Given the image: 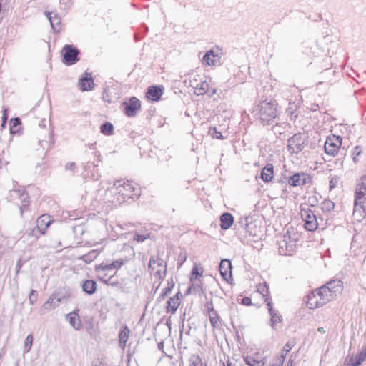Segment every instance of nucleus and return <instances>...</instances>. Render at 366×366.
<instances>
[{
	"label": "nucleus",
	"instance_id": "obj_57",
	"mask_svg": "<svg viewBox=\"0 0 366 366\" xmlns=\"http://www.w3.org/2000/svg\"><path fill=\"white\" fill-rule=\"evenodd\" d=\"M307 202H308L309 205L310 207H316V205L317 204L318 199L316 196L313 195V196H310L308 197Z\"/></svg>",
	"mask_w": 366,
	"mask_h": 366
},
{
	"label": "nucleus",
	"instance_id": "obj_6",
	"mask_svg": "<svg viewBox=\"0 0 366 366\" xmlns=\"http://www.w3.org/2000/svg\"><path fill=\"white\" fill-rule=\"evenodd\" d=\"M80 50L73 44H65L61 51V61L66 66H72L79 60Z\"/></svg>",
	"mask_w": 366,
	"mask_h": 366
},
{
	"label": "nucleus",
	"instance_id": "obj_36",
	"mask_svg": "<svg viewBox=\"0 0 366 366\" xmlns=\"http://www.w3.org/2000/svg\"><path fill=\"white\" fill-rule=\"evenodd\" d=\"M99 255V252L96 249H92L87 254L82 255L80 259L83 260L86 263H91L94 261Z\"/></svg>",
	"mask_w": 366,
	"mask_h": 366
},
{
	"label": "nucleus",
	"instance_id": "obj_9",
	"mask_svg": "<svg viewBox=\"0 0 366 366\" xmlns=\"http://www.w3.org/2000/svg\"><path fill=\"white\" fill-rule=\"evenodd\" d=\"M312 177L303 172L294 173L287 179V183L291 187L304 186L307 184H312Z\"/></svg>",
	"mask_w": 366,
	"mask_h": 366
},
{
	"label": "nucleus",
	"instance_id": "obj_15",
	"mask_svg": "<svg viewBox=\"0 0 366 366\" xmlns=\"http://www.w3.org/2000/svg\"><path fill=\"white\" fill-rule=\"evenodd\" d=\"M79 85L82 92H89L94 89V82L91 73L84 72L79 79Z\"/></svg>",
	"mask_w": 366,
	"mask_h": 366
},
{
	"label": "nucleus",
	"instance_id": "obj_48",
	"mask_svg": "<svg viewBox=\"0 0 366 366\" xmlns=\"http://www.w3.org/2000/svg\"><path fill=\"white\" fill-rule=\"evenodd\" d=\"M73 232L75 236H79L80 237H81V236L84 234L85 227L84 225L75 226L73 228Z\"/></svg>",
	"mask_w": 366,
	"mask_h": 366
},
{
	"label": "nucleus",
	"instance_id": "obj_37",
	"mask_svg": "<svg viewBox=\"0 0 366 366\" xmlns=\"http://www.w3.org/2000/svg\"><path fill=\"white\" fill-rule=\"evenodd\" d=\"M197 95H203L209 92V86L207 81H202L195 87Z\"/></svg>",
	"mask_w": 366,
	"mask_h": 366
},
{
	"label": "nucleus",
	"instance_id": "obj_42",
	"mask_svg": "<svg viewBox=\"0 0 366 366\" xmlns=\"http://www.w3.org/2000/svg\"><path fill=\"white\" fill-rule=\"evenodd\" d=\"M335 207V203L330 199H325L322 203V210L324 212H330Z\"/></svg>",
	"mask_w": 366,
	"mask_h": 366
},
{
	"label": "nucleus",
	"instance_id": "obj_45",
	"mask_svg": "<svg viewBox=\"0 0 366 366\" xmlns=\"http://www.w3.org/2000/svg\"><path fill=\"white\" fill-rule=\"evenodd\" d=\"M191 366H202V360L199 355H193L189 359ZM204 366H207L206 365Z\"/></svg>",
	"mask_w": 366,
	"mask_h": 366
},
{
	"label": "nucleus",
	"instance_id": "obj_17",
	"mask_svg": "<svg viewBox=\"0 0 366 366\" xmlns=\"http://www.w3.org/2000/svg\"><path fill=\"white\" fill-rule=\"evenodd\" d=\"M324 286L330 289V294L335 297L342 291L343 282L339 280H330L327 284L324 285Z\"/></svg>",
	"mask_w": 366,
	"mask_h": 366
},
{
	"label": "nucleus",
	"instance_id": "obj_21",
	"mask_svg": "<svg viewBox=\"0 0 366 366\" xmlns=\"http://www.w3.org/2000/svg\"><path fill=\"white\" fill-rule=\"evenodd\" d=\"M220 227L223 230L229 229L234 223V217L231 213L224 212L219 217Z\"/></svg>",
	"mask_w": 366,
	"mask_h": 366
},
{
	"label": "nucleus",
	"instance_id": "obj_61",
	"mask_svg": "<svg viewBox=\"0 0 366 366\" xmlns=\"http://www.w3.org/2000/svg\"><path fill=\"white\" fill-rule=\"evenodd\" d=\"M362 147L357 145L352 149V155H355V156L359 157L362 154Z\"/></svg>",
	"mask_w": 366,
	"mask_h": 366
},
{
	"label": "nucleus",
	"instance_id": "obj_49",
	"mask_svg": "<svg viewBox=\"0 0 366 366\" xmlns=\"http://www.w3.org/2000/svg\"><path fill=\"white\" fill-rule=\"evenodd\" d=\"M38 298V292L35 290H31L30 291L29 297V301L30 305H34Z\"/></svg>",
	"mask_w": 366,
	"mask_h": 366
},
{
	"label": "nucleus",
	"instance_id": "obj_27",
	"mask_svg": "<svg viewBox=\"0 0 366 366\" xmlns=\"http://www.w3.org/2000/svg\"><path fill=\"white\" fill-rule=\"evenodd\" d=\"M243 360L246 365L249 366H264L266 364V358L262 360H257L253 356L247 355L243 357Z\"/></svg>",
	"mask_w": 366,
	"mask_h": 366
},
{
	"label": "nucleus",
	"instance_id": "obj_44",
	"mask_svg": "<svg viewBox=\"0 0 366 366\" xmlns=\"http://www.w3.org/2000/svg\"><path fill=\"white\" fill-rule=\"evenodd\" d=\"M209 134L214 139H224V137L222 134L220 132H219L215 127H211L209 129L208 132Z\"/></svg>",
	"mask_w": 366,
	"mask_h": 366
},
{
	"label": "nucleus",
	"instance_id": "obj_14",
	"mask_svg": "<svg viewBox=\"0 0 366 366\" xmlns=\"http://www.w3.org/2000/svg\"><path fill=\"white\" fill-rule=\"evenodd\" d=\"M62 299L63 297H58L57 293H52L47 301L41 307V311L46 312L57 307L61 302Z\"/></svg>",
	"mask_w": 366,
	"mask_h": 366
},
{
	"label": "nucleus",
	"instance_id": "obj_3",
	"mask_svg": "<svg viewBox=\"0 0 366 366\" xmlns=\"http://www.w3.org/2000/svg\"><path fill=\"white\" fill-rule=\"evenodd\" d=\"M342 144V137L340 135L332 134L327 137L324 145L325 152L327 154L333 157L340 156L336 160V164H339L341 167L343 165V159L346 156L345 148H341Z\"/></svg>",
	"mask_w": 366,
	"mask_h": 366
},
{
	"label": "nucleus",
	"instance_id": "obj_53",
	"mask_svg": "<svg viewBox=\"0 0 366 366\" xmlns=\"http://www.w3.org/2000/svg\"><path fill=\"white\" fill-rule=\"evenodd\" d=\"M7 120H8V109H4L3 110V114H2V117H1V127L2 128H5L6 125L7 124Z\"/></svg>",
	"mask_w": 366,
	"mask_h": 366
},
{
	"label": "nucleus",
	"instance_id": "obj_10",
	"mask_svg": "<svg viewBox=\"0 0 366 366\" xmlns=\"http://www.w3.org/2000/svg\"><path fill=\"white\" fill-rule=\"evenodd\" d=\"M219 270L222 279L227 283L232 285L234 280L232 278V265L231 261L228 259H222L219 264Z\"/></svg>",
	"mask_w": 366,
	"mask_h": 366
},
{
	"label": "nucleus",
	"instance_id": "obj_5",
	"mask_svg": "<svg viewBox=\"0 0 366 366\" xmlns=\"http://www.w3.org/2000/svg\"><path fill=\"white\" fill-rule=\"evenodd\" d=\"M360 214V217H366V189L365 184H358L355 190L353 215Z\"/></svg>",
	"mask_w": 366,
	"mask_h": 366
},
{
	"label": "nucleus",
	"instance_id": "obj_63",
	"mask_svg": "<svg viewBox=\"0 0 366 366\" xmlns=\"http://www.w3.org/2000/svg\"><path fill=\"white\" fill-rule=\"evenodd\" d=\"M231 324L232 325V327H233V330H234V334H235L236 340H237V342H240L241 337H240V335H239V332L237 327L234 325V324L232 322H231Z\"/></svg>",
	"mask_w": 366,
	"mask_h": 366
},
{
	"label": "nucleus",
	"instance_id": "obj_39",
	"mask_svg": "<svg viewBox=\"0 0 366 366\" xmlns=\"http://www.w3.org/2000/svg\"><path fill=\"white\" fill-rule=\"evenodd\" d=\"M257 291L262 295L263 297H268L269 296V285L267 282H264L263 284H259L257 285Z\"/></svg>",
	"mask_w": 366,
	"mask_h": 366
},
{
	"label": "nucleus",
	"instance_id": "obj_28",
	"mask_svg": "<svg viewBox=\"0 0 366 366\" xmlns=\"http://www.w3.org/2000/svg\"><path fill=\"white\" fill-rule=\"evenodd\" d=\"M61 19L58 14H54L52 17L49 18V22L52 29L56 33H59L61 31Z\"/></svg>",
	"mask_w": 366,
	"mask_h": 366
},
{
	"label": "nucleus",
	"instance_id": "obj_24",
	"mask_svg": "<svg viewBox=\"0 0 366 366\" xmlns=\"http://www.w3.org/2000/svg\"><path fill=\"white\" fill-rule=\"evenodd\" d=\"M307 306L310 309H315L321 306V302L319 301L318 296L315 294V291H312L307 296Z\"/></svg>",
	"mask_w": 366,
	"mask_h": 366
},
{
	"label": "nucleus",
	"instance_id": "obj_11",
	"mask_svg": "<svg viewBox=\"0 0 366 366\" xmlns=\"http://www.w3.org/2000/svg\"><path fill=\"white\" fill-rule=\"evenodd\" d=\"M222 52H215L214 49L207 51L202 58V63L207 66H220Z\"/></svg>",
	"mask_w": 366,
	"mask_h": 366
},
{
	"label": "nucleus",
	"instance_id": "obj_29",
	"mask_svg": "<svg viewBox=\"0 0 366 366\" xmlns=\"http://www.w3.org/2000/svg\"><path fill=\"white\" fill-rule=\"evenodd\" d=\"M180 302L172 297L167 301L166 312L174 314L180 305Z\"/></svg>",
	"mask_w": 366,
	"mask_h": 366
},
{
	"label": "nucleus",
	"instance_id": "obj_35",
	"mask_svg": "<svg viewBox=\"0 0 366 366\" xmlns=\"http://www.w3.org/2000/svg\"><path fill=\"white\" fill-rule=\"evenodd\" d=\"M204 269L201 267L198 268V267L195 264L191 272L189 281L190 282H193L194 281L199 279V277H202L203 274Z\"/></svg>",
	"mask_w": 366,
	"mask_h": 366
},
{
	"label": "nucleus",
	"instance_id": "obj_16",
	"mask_svg": "<svg viewBox=\"0 0 366 366\" xmlns=\"http://www.w3.org/2000/svg\"><path fill=\"white\" fill-rule=\"evenodd\" d=\"M314 291L315 294L318 296L319 301L321 302V306L325 305L334 298L330 294V289L326 286L322 285Z\"/></svg>",
	"mask_w": 366,
	"mask_h": 366
},
{
	"label": "nucleus",
	"instance_id": "obj_34",
	"mask_svg": "<svg viewBox=\"0 0 366 366\" xmlns=\"http://www.w3.org/2000/svg\"><path fill=\"white\" fill-rule=\"evenodd\" d=\"M269 315L270 326L273 330H276V325L282 322V317L277 310L273 311V312L269 313Z\"/></svg>",
	"mask_w": 366,
	"mask_h": 366
},
{
	"label": "nucleus",
	"instance_id": "obj_51",
	"mask_svg": "<svg viewBox=\"0 0 366 366\" xmlns=\"http://www.w3.org/2000/svg\"><path fill=\"white\" fill-rule=\"evenodd\" d=\"M60 6L64 10H67L72 5V0H59Z\"/></svg>",
	"mask_w": 366,
	"mask_h": 366
},
{
	"label": "nucleus",
	"instance_id": "obj_8",
	"mask_svg": "<svg viewBox=\"0 0 366 366\" xmlns=\"http://www.w3.org/2000/svg\"><path fill=\"white\" fill-rule=\"evenodd\" d=\"M124 114L128 117H135L140 110L142 104L141 101L136 97L129 98L128 101L122 103L121 105Z\"/></svg>",
	"mask_w": 366,
	"mask_h": 366
},
{
	"label": "nucleus",
	"instance_id": "obj_23",
	"mask_svg": "<svg viewBox=\"0 0 366 366\" xmlns=\"http://www.w3.org/2000/svg\"><path fill=\"white\" fill-rule=\"evenodd\" d=\"M53 219L49 214H42L36 220V225L39 228H41L44 231H46V229L51 224Z\"/></svg>",
	"mask_w": 366,
	"mask_h": 366
},
{
	"label": "nucleus",
	"instance_id": "obj_31",
	"mask_svg": "<svg viewBox=\"0 0 366 366\" xmlns=\"http://www.w3.org/2000/svg\"><path fill=\"white\" fill-rule=\"evenodd\" d=\"M114 125L109 122H105L100 126V132L106 136H111L114 134Z\"/></svg>",
	"mask_w": 366,
	"mask_h": 366
},
{
	"label": "nucleus",
	"instance_id": "obj_46",
	"mask_svg": "<svg viewBox=\"0 0 366 366\" xmlns=\"http://www.w3.org/2000/svg\"><path fill=\"white\" fill-rule=\"evenodd\" d=\"M296 341L295 339L289 340L286 344L284 345L282 348V352L283 354L287 355V353L292 349V347L295 345Z\"/></svg>",
	"mask_w": 366,
	"mask_h": 366
},
{
	"label": "nucleus",
	"instance_id": "obj_52",
	"mask_svg": "<svg viewBox=\"0 0 366 366\" xmlns=\"http://www.w3.org/2000/svg\"><path fill=\"white\" fill-rule=\"evenodd\" d=\"M128 262L127 259H119L115 261H112V263L115 265L114 269H119L123 266L125 263Z\"/></svg>",
	"mask_w": 366,
	"mask_h": 366
},
{
	"label": "nucleus",
	"instance_id": "obj_58",
	"mask_svg": "<svg viewBox=\"0 0 366 366\" xmlns=\"http://www.w3.org/2000/svg\"><path fill=\"white\" fill-rule=\"evenodd\" d=\"M148 236L142 234H135L134 239L137 242H143L147 239Z\"/></svg>",
	"mask_w": 366,
	"mask_h": 366
},
{
	"label": "nucleus",
	"instance_id": "obj_19",
	"mask_svg": "<svg viewBox=\"0 0 366 366\" xmlns=\"http://www.w3.org/2000/svg\"><path fill=\"white\" fill-rule=\"evenodd\" d=\"M79 310H76L71 313L66 315V319L69 320L70 325L76 330H80L81 329V322L79 317Z\"/></svg>",
	"mask_w": 366,
	"mask_h": 366
},
{
	"label": "nucleus",
	"instance_id": "obj_12",
	"mask_svg": "<svg viewBox=\"0 0 366 366\" xmlns=\"http://www.w3.org/2000/svg\"><path fill=\"white\" fill-rule=\"evenodd\" d=\"M83 176L85 179H88L93 181H97L100 178V175L98 172L97 165L94 162L88 161L84 165Z\"/></svg>",
	"mask_w": 366,
	"mask_h": 366
},
{
	"label": "nucleus",
	"instance_id": "obj_7",
	"mask_svg": "<svg viewBox=\"0 0 366 366\" xmlns=\"http://www.w3.org/2000/svg\"><path fill=\"white\" fill-rule=\"evenodd\" d=\"M301 217L305 222V228L307 231L314 232L319 226L317 216L314 212L310 208L301 207Z\"/></svg>",
	"mask_w": 366,
	"mask_h": 366
},
{
	"label": "nucleus",
	"instance_id": "obj_56",
	"mask_svg": "<svg viewBox=\"0 0 366 366\" xmlns=\"http://www.w3.org/2000/svg\"><path fill=\"white\" fill-rule=\"evenodd\" d=\"M167 274V263L164 264V271L162 272L161 270H157L155 272V276L161 280H163Z\"/></svg>",
	"mask_w": 366,
	"mask_h": 366
},
{
	"label": "nucleus",
	"instance_id": "obj_4",
	"mask_svg": "<svg viewBox=\"0 0 366 366\" xmlns=\"http://www.w3.org/2000/svg\"><path fill=\"white\" fill-rule=\"evenodd\" d=\"M308 144V136L304 132H297L287 139V149L290 154L301 152Z\"/></svg>",
	"mask_w": 366,
	"mask_h": 366
},
{
	"label": "nucleus",
	"instance_id": "obj_50",
	"mask_svg": "<svg viewBox=\"0 0 366 366\" xmlns=\"http://www.w3.org/2000/svg\"><path fill=\"white\" fill-rule=\"evenodd\" d=\"M186 260L187 253L185 252H181L178 256V268H180Z\"/></svg>",
	"mask_w": 366,
	"mask_h": 366
},
{
	"label": "nucleus",
	"instance_id": "obj_33",
	"mask_svg": "<svg viewBox=\"0 0 366 366\" xmlns=\"http://www.w3.org/2000/svg\"><path fill=\"white\" fill-rule=\"evenodd\" d=\"M20 196L21 198V205L20 206V214L21 216H23L24 209H27L29 206V200L28 194L26 193L25 190H22L21 193H20Z\"/></svg>",
	"mask_w": 366,
	"mask_h": 366
},
{
	"label": "nucleus",
	"instance_id": "obj_64",
	"mask_svg": "<svg viewBox=\"0 0 366 366\" xmlns=\"http://www.w3.org/2000/svg\"><path fill=\"white\" fill-rule=\"evenodd\" d=\"M24 264V261L22 260V259H19L16 264V275H18L21 268L23 267Z\"/></svg>",
	"mask_w": 366,
	"mask_h": 366
},
{
	"label": "nucleus",
	"instance_id": "obj_40",
	"mask_svg": "<svg viewBox=\"0 0 366 366\" xmlns=\"http://www.w3.org/2000/svg\"><path fill=\"white\" fill-rule=\"evenodd\" d=\"M209 321L212 327L215 328L218 325V322L220 320V317L217 311L209 313Z\"/></svg>",
	"mask_w": 366,
	"mask_h": 366
},
{
	"label": "nucleus",
	"instance_id": "obj_54",
	"mask_svg": "<svg viewBox=\"0 0 366 366\" xmlns=\"http://www.w3.org/2000/svg\"><path fill=\"white\" fill-rule=\"evenodd\" d=\"M190 285L193 290L194 294H197L198 292H203V288L202 285L193 282Z\"/></svg>",
	"mask_w": 366,
	"mask_h": 366
},
{
	"label": "nucleus",
	"instance_id": "obj_25",
	"mask_svg": "<svg viewBox=\"0 0 366 366\" xmlns=\"http://www.w3.org/2000/svg\"><path fill=\"white\" fill-rule=\"evenodd\" d=\"M21 119L19 117H13L9 122V130L11 135L20 133Z\"/></svg>",
	"mask_w": 366,
	"mask_h": 366
},
{
	"label": "nucleus",
	"instance_id": "obj_1",
	"mask_svg": "<svg viewBox=\"0 0 366 366\" xmlns=\"http://www.w3.org/2000/svg\"><path fill=\"white\" fill-rule=\"evenodd\" d=\"M109 192L115 195L114 198L109 201L118 204H131L139 197V189L135 188L129 182L122 184L120 181H117L109 189Z\"/></svg>",
	"mask_w": 366,
	"mask_h": 366
},
{
	"label": "nucleus",
	"instance_id": "obj_38",
	"mask_svg": "<svg viewBox=\"0 0 366 366\" xmlns=\"http://www.w3.org/2000/svg\"><path fill=\"white\" fill-rule=\"evenodd\" d=\"M45 234L46 232L42 230L41 228H39L36 224L32 229H29V231L28 232V234L29 236L34 237L36 239L39 238L41 235H44Z\"/></svg>",
	"mask_w": 366,
	"mask_h": 366
},
{
	"label": "nucleus",
	"instance_id": "obj_60",
	"mask_svg": "<svg viewBox=\"0 0 366 366\" xmlns=\"http://www.w3.org/2000/svg\"><path fill=\"white\" fill-rule=\"evenodd\" d=\"M285 358H286V354L282 353L280 356H278L277 357V360H276L277 362L275 364L280 365V366H283Z\"/></svg>",
	"mask_w": 366,
	"mask_h": 366
},
{
	"label": "nucleus",
	"instance_id": "obj_47",
	"mask_svg": "<svg viewBox=\"0 0 366 366\" xmlns=\"http://www.w3.org/2000/svg\"><path fill=\"white\" fill-rule=\"evenodd\" d=\"M250 219L249 217H247L244 218H241L239 221V224L241 225L242 228L246 229L247 232H249L250 234H252V232L249 231V220Z\"/></svg>",
	"mask_w": 366,
	"mask_h": 366
},
{
	"label": "nucleus",
	"instance_id": "obj_20",
	"mask_svg": "<svg viewBox=\"0 0 366 366\" xmlns=\"http://www.w3.org/2000/svg\"><path fill=\"white\" fill-rule=\"evenodd\" d=\"M81 289L86 294L92 295L97 292V284L95 280H85L81 283Z\"/></svg>",
	"mask_w": 366,
	"mask_h": 366
},
{
	"label": "nucleus",
	"instance_id": "obj_59",
	"mask_svg": "<svg viewBox=\"0 0 366 366\" xmlns=\"http://www.w3.org/2000/svg\"><path fill=\"white\" fill-rule=\"evenodd\" d=\"M240 304L245 305V306H251L252 305V299L249 297H244L242 299H241V301L239 302Z\"/></svg>",
	"mask_w": 366,
	"mask_h": 366
},
{
	"label": "nucleus",
	"instance_id": "obj_41",
	"mask_svg": "<svg viewBox=\"0 0 366 366\" xmlns=\"http://www.w3.org/2000/svg\"><path fill=\"white\" fill-rule=\"evenodd\" d=\"M33 335L31 334H29L26 336L25 340H24V352L28 353L32 347L33 345Z\"/></svg>",
	"mask_w": 366,
	"mask_h": 366
},
{
	"label": "nucleus",
	"instance_id": "obj_43",
	"mask_svg": "<svg viewBox=\"0 0 366 366\" xmlns=\"http://www.w3.org/2000/svg\"><path fill=\"white\" fill-rule=\"evenodd\" d=\"M114 277L111 276L107 280H104L102 277H99V280L102 281L104 283L108 285H111L112 287H116L119 288H122V285L118 280H114Z\"/></svg>",
	"mask_w": 366,
	"mask_h": 366
},
{
	"label": "nucleus",
	"instance_id": "obj_62",
	"mask_svg": "<svg viewBox=\"0 0 366 366\" xmlns=\"http://www.w3.org/2000/svg\"><path fill=\"white\" fill-rule=\"evenodd\" d=\"M102 99L105 102H108L110 104L112 102V99H110L109 94H108V89L106 88L104 91L102 93Z\"/></svg>",
	"mask_w": 366,
	"mask_h": 366
},
{
	"label": "nucleus",
	"instance_id": "obj_55",
	"mask_svg": "<svg viewBox=\"0 0 366 366\" xmlns=\"http://www.w3.org/2000/svg\"><path fill=\"white\" fill-rule=\"evenodd\" d=\"M264 302H266L269 313L273 312V311H274L275 310L272 307V297H266Z\"/></svg>",
	"mask_w": 366,
	"mask_h": 366
},
{
	"label": "nucleus",
	"instance_id": "obj_2",
	"mask_svg": "<svg viewBox=\"0 0 366 366\" xmlns=\"http://www.w3.org/2000/svg\"><path fill=\"white\" fill-rule=\"evenodd\" d=\"M277 106L275 101H262L258 104L256 115L263 126H274L277 117Z\"/></svg>",
	"mask_w": 366,
	"mask_h": 366
},
{
	"label": "nucleus",
	"instance_id": "obj_22",
	"mask_svg": "<svg viewBox=\"0 0 366 366\" xmlns=\"http://www.w3.org/2000/svg\"><path fill=\"white\" fill-rule=\"evenodd\" d=\"M366 358V349L358 352L356 356H352L346 360L347 366H359Z\"/></svg>",
	"mask_w": 366,
	"mask_h": 366
},
{
	"label": "nucleus",
	"instance_id": "obj_30",
	"mask_svg": "<svg viewBox=\"0 0 366 366\" xmlns=\"http://www.w3.org/2000/svg\"><path fill=\"white\" fill-rule=\"evenodd\" d=\"M115 269V265L112 261L107 259L101 264L95 266V271L99 272L100 271L113 270Z\"/></svg>",
	"mask_w": 366,
	"mask_h": 366
},
{
	"label": "nucleus",
	"instance_id": "obj_26",
	"mask_svg": "<svg viewBox=\"0 0 366 366\" xmlns=\"http://www.w3.org/2000/svg\"><path fill=\"white\" fill-rule=\"evenodd\" d=\"M130 330L127 325H124L122 329H121L119 333V347L122 349H124L126 346V343L128 340Z\"/></svg>",
	"mask_w": 366,
	"mask_h": 366
},
{
	"label": "nucleus",
	"instance_id": "obj_32",
	"mask_svg": "<svg viewBox=\"0 0 366 366\" xmlns=\"http://www.w3.org/2000/svg\"><path fill=\"white\" fill-rule=\"evenodd\" d=\"M174 287V282L172 277L171 280L167 282V287L163 289L161 295L157 299V301L161 302L162 300H164L173 290Z\"/></svg>",
	"mask_w": 366,
	"mask_h": 366
},
{
	"label": "nucleus",
	"instance_id": "obj_18",
	"mask_svg": "<svg viewBox=\"0 0 366 366\" xmlns=\"http://www.w3.org/2000/svg\"><path fill=\"white\" fill-rule=\"evenodd\" d=\"M274 177V166L271 163H267L262 169L260 178L265 183L269 182Z\"/></svg>",
	"mask_w": 366,
	"mask_h": 366
},
{
	"label": "nucleus",
	"instance_id": "obj_13",
	"mask_svg": "<svg viewBox=\"0 0 366 366\" xmlns=\"http://www.w3.org/2000/svg\"><path fill=\"white\" fill-rule=\"evenodd\" d=\"M164 92V86L162 85H152L147 87L145 97L152 102H158Z\"/></svg>",
	"mask_w": 366,
	"mask_h": 366
}]
</instances>
